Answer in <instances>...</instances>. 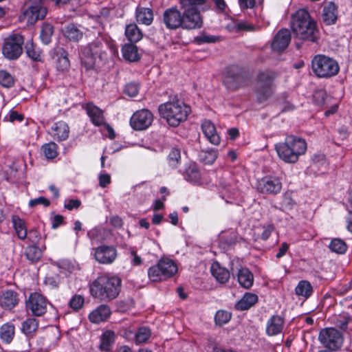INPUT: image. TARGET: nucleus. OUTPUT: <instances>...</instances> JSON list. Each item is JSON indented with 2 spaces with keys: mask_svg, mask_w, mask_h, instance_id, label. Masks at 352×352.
Wrapping results in <instances>:
<instances>
[{
  "mask_svg": "<svg viewBox=\"0 0 352 352\" xmlns=\"http://www.w3.org/2000/svg\"><path fill=\"white\" fill-rule=\"evenodd\" d=\"M116 50L102 37L80 47V58L82 66L86 70L93 69L97 63H105L109 58L110 54H114Z\"/></svg>",
  "mask_w": 352,
  "mask_h": 352,
  "instance_id": "nucleus-1",
  "label": "nucleus"
},
{
  "mask_svg": "<svg viewBox=\"0 0 352 352\" xmlns=\"http://www.w3.org/2000/svg\"><path fill=\"white\" fill-rule=\"evenodd\" d=\"M291 28L299 39L316 43L319 38L317 23L305 9H299L292 15Z\"/></svg>",
  "mask_w": 352,
  "mask_h": 352,
  "instance_id": "nucleus-2",
  "label": "nucleus"
},
{
  "mask_svg": "<svg viewBox=\"0 0 352 352\" xmlns=\"http://www.w3.org/2000/svg\"><path fill=\"white\" fill-rule=\"evenodd\" d=\"M121 285L122 280L119 276L102 275L90 283V294L100 301L109 302L118 296Z\"/></svg>",
  "mask_w": 352,
  "mask_h": 352,
  "instance_id": "nucleus-3",
  "label": "nucleus"
},
{
  "mask_svg": "<svg viewBox=\"0 0 352 352\" xmlns=\"http://www.w3.org/2000/svg\"><path fill=\"white\" fill-rule=\"evenodd\" d=\"M160 117L166 120L170 126H177L187 120L191 112L190 106L184 103L177 96L170 97L169 100L158 107Z\"/></svg>",
  "mask_w": 352,
  "mask_h": 352,
  "instance_id": "nucleus-4",
  "label": "nucleus"
},
{
  "mask_svg": "<svg viewBox=\"0 0 352 352\" xmlns=\"http://www.w3.org/2000/svg\"><path fill=\"white\" fill-rule=\"evenodd\" d=\"M275 150L283 161L287 163H295L300 155L307 151V142L302 138L295 135H288L285 142L275 144Z\"/></svg>",
  "mask_w": 352,
  "mask_h": 352,
  "instance_id": "nucleus-5",
  "label": "nucleus"
},
{
  "mask_svg": "<svg viewBox=\"0 0 352 352\" xmlns=\"http://www.w3.org/2000/svg\"><path fill=\"white\" fill-rule=\"evenodd\" d=\"M206 0H180L182 12V28L194 30L202 25L198 7L204 5Z\"/></svg>",
  "mask_w": 352,
  "mask_h": 352,
  "instance_id": "nucleus-6",
  "label": "nucleus"
},
{
  "mask_svg": "<svg viewBox=\"0 0 352 352\" xmlns=\"http://www.w3.org/2000/svg\"><path fill=\"white\" fill-rule=\"evenodd\" d=\"M278 75L277 72L270 69L260 71L258 73L255 93L259 102L266 101L272 95L273 83Z\"/></svg>",
  "mask_w": 352,
  "mask_h": 352,
  "instance_id": "nucleus-7",
  "label": "nucleus"
},
{
  "mask_svg": "<svg viewBox=\"0 0 352 352\" xmlns=\"http://www.w3.org/2000/svg\"><path fill=\"white\" fill-rule=\"evenodd\" d=\"M314 74L320 78H329L336 75L339 72L338 63L324 55H316L311 61Z\"/></svg>",
  "mask_w": 352,
  "mask_h": 352,
  "instance_id": "nucleus-8",
  "label": "nucleus"
},
{
  "mask_svg": "<svg viewBox=\"0 0 352 352\" xmlns=\"http://www.w3.org/2000/svg\"><path fill=\"white\" fill-rule=\"evenodd\" d=\"M47 13L45 0H28L24 5L23 16L30 25L43 19Z\"/></svg>",
  "mask_w": 352,
  "mask_h": 352,
  "instance_id": "nucleus-9",
  "label": "nucleus"
},
{
  "mask_svg": "<svg viewBox=\"0 0 352 352\" xmlns=\"http://www.w3.org/2000/svg\"><path fill=\"white\" fill-rule=\"evenodd\" d=\"M23 43L24 38L21 34H14L7 37L2 47L3 56L10 60L17 59L22 54Z\"/></svg>",
  "mask_w": 352,
  "mask_h": 352,
  "instance_id": "nucleus-10",
  "label": "nucleus"
},
{
  "mask_svg": "<svg viewBox=\"0 0 352 352\" xmlns=\"http://www.w3.org/2000/svg\"><path fill=\"white\" fill-rule=\"evenodd\" d=\"M320 343L329 350H337L342 344V334L335 328H326L322 329L318 336Z\"/></svg>",
  "mask_w": 352,
  "mask_h": 352,
  "instance_id": "nucleus-11",
  "label": "nucleus"
},
{
  "mask_svg": "<svg viewBox=\"0 0 352 352\" xmlns=\"http://www.w3.org/2000/svg\"><path fill=\"white\" fill-rule=\"evenodd\" d=\"M47 305L46 298L38 292L32 293L26 301L27 309L35 316L43 315L47 311Z\"/></svg>",
  "mask_w": 352,
  "mask_h": 352,
  "instance_id": "nucleus-12",
  "label": "nucleus"
},
{
  "mask_svg": "<svg viewBox=\"0 0 352 352\" xmlns=\"http://www.w3.org/2000/svg\"><path fill=\"white\" fill-rule=\"evenodd\" d=\"M153 121V113L146 109L136 111L130 119L131 126L136 131L148 129Z\"/></svg>",
  "mask_w": 352,
  "mask_h": 352,
  "instance_id": "nucleus-13",
  "label": "nucleus"
},
{
  "mask_svg": "<svg viewBox=\"0 0 352 352\" xmlns=\"http://www.w3.org/2000/svg\"><path fill=\"white\" fill-rule=\"evenodd\" d=\"M94 256L100 264L110 265L118 256V251L115 246L101 245L94 249Z\"/></svg>",
  "mask_w": 352,
  "mask_h": 352,
  "instance_id": "nucleus-14",
  "label": "nucleus"
},
{
  "mask_svg": "<svg viewBox=\"0 0 352 352\" xmlns=\"http://www.w3.org/2000/svg\"><path fill=\"white\" fill-rule=\"evenodd\" d=\"M163 22L168 30L182 28V12L176 8L166 9L163 14Z\"/></svg>",
  "mask_w": 352,
  "mask_h": 352,
  "instance_id": "nucleus-15",
  "label": "nucleus"
},
{
  "mask_svg": "<svg viewBox=\"0 0 352 352\" xmlns=\"http://www.w3.org/2000/svg\"><path fill=\"white\" fill-rule=\"evenodd\" d=\"M282 188V184L279 179L276 177H265L258 181L257 188L267 194H277Z\"/></svg>",
  "mask_w": 352,
  "mask_h": 352,
  "instance_id": "nucleus-16",
  "label": "nucleus"
},
{
  "mask_svg": "<svg viewBox=\"0 0 352 352\" xmlns=\"http://www.w3.org/2000/svg\"><path fill=\"white\" fill-rule=\"evenodd\" d=\"M291 33L289 30L280 29L274 36L271 47L275 52H282L285 50L291 41Z\"/></svg>",
  "mask_w": 352,
  "mask_h": 352,
  "instance_id": "nucleus-17",
  "label": "nucleus"
},
{
  "mask_svg": "<svg viewBox=\"0 0 352 352\" xmlns=\"http://www.w3.org/2000/svg\"><path fill=\"white\" fill-rule=\"evenodd\" d=\"M284 327V319L278 315L272 316L266 323V333L269 336H274L282 332Z\"/></svg>",
  "mask_w": 352,
  "mask_h": 352,
  "instance_id": "nucleus-18",
  "label": "nucleus"
},
{
  "mask_svg": "<svg viewBox=\"0 0 352 352\" xmlns=\"http://www.w3.org/2000/svg\"><path fill=\"white\" fill-rule=\"evenodd\" d=\"M322 19L328 25L336 23L338 19V7L333 2H328L323 6Z\"/></svg>",
  "mask_w": 352,
  "mask_h": 352,
  "instance_id": "nucleus-19",
  "label": "nucleus"
},
{
  "mask_svg": "<svg viewBox=\"0 0 352 352\" xmlns=\"http://www.w3.org/2000/svg\"><path fill=\"white\" fill-rule=\"evenodd\" d=\"M201 129L208 141L214 144L218 145L220 143V137L217 132L214 124L208 120H205L201 124Z\"/></svg>",
  "mask_w": 352,
  "mask_h": 352,
  "instance_id": "nucleus-20",
  "label": "nucleus"
},
{
  "mask_svg": "<svg viewBox=\"0 0 352 352\" xmlns=\"http://www.w3.org/2000/svg\"><path fill=\"white\" fill-rule=\"evenodd\" d=\"M110 315L109 307L106 305H101L89 314V319L92 323L98 324L107 320Z\"/></svg>",
  "mask_w": 352,
  "mask_h": 352,
  "instance_id": "nucleus-21",
  "label": "nucleus"
},
{
  "mask_svg": "<svg viewBox=\"0 0 352 352\" xmlns=\"http://www.w3.org/2000/svg\"><path fill=\"white\" fill-rule=\"evenodd\" d=\"M19 299L16 292L6 290L0 296V305L6 309H11L19 303Z\"/></svg>",
  "mask_w": 352,
  "mask_h": 352,
  "instance_id": "nucleus-22",
  "label": "nucleus"
},
{
  "mask_svg": "<svg viewBox=\"0 0 352 352\" xmlns=\"http://www.w3.org/2000/svg\"><path fill=\"white\" fill-rule=\"evenodd\" d=\"M69 128L63 121L55 122L51 128V135L57 141L65 140L69 137Z\"/></svg>",
  "mask_w": 352,
  "mask_h": 352,
  "instance_id": "nucleus-23",
  "label": "nucleus"
},
{
  "mask_svg": "<svg viewBox=\"0 0 352 352\" xmlns=\"http://www.w3.org/2000/svg\"><path fill=\"white\" fill-rule=\"evenodd\" d=\"M85 109L94 125L100 126L104 123L103 112L98 107L95 106L93 103H88L86 105Z\"/></svg>",
  "mask_w": 352,
  "mask_h": 352,
  "instance_id": "nucleus-24",
  "label": "nucleus"
},
{
  "mask_svg": "<svg viewBox=\"0 0 352 352\" xmlns=\"http://www.w3.org/2000/svg\"><path fill=\"white\" fill-rule=\"evenodd\" d=\"M212 275L220 283H226L228 281L230 274V272L225 267L221 266L218 262H214L210 267Z\"/></svg>",
  "mask_w": 352,
  "mask_h": 352,
  "instance_id": "nucleus-25",
  "label": "nucleus"
},
{
  "mask_svg": "<svg viewBox=\"0 0 352 352\" xmlns=\"http://www.w3.org/2000/svg\"><path fill=\"white\" fill-rule=\"evenodd\" d=\"M158 263L164 279L173 276L177 272V267L171 259L162 258Z\"/></svg>",
  "mask_w": 352,
  "mask_h": 352,
  "instance_id": "nucleus-26",
  "label": "nucleus"
},
{
  "mask_svg": "<svg viewBox=\"0 0 352 352\" xmlns=\"http://www.w3.org/2000/svg\"><path fill=\"white\" fill-rule=\"evenodd\" d=\"M258 301V296L252 293H245L243 298L235 304V308L239 311L248 310Z\"/></svg>",
  "mask_w": 352,
  "mask_h": 352,
  "instance_id": "nucleus-27",
  "label": "nucleus"
},
{
  "mask_svg": "<svg viewBox=\"0 0 352 352\" xmlns=\"http://www.w3.org/2000/svg\"><path fill=\"white\" fill-rule=\"evenodd\" d=\"M62 31L65 37L74 42H78L83 36L82 31L73 23L65 26Z\"/></svg>",
  "mask_w": 352,
  "mask_h": 352,
  "instance_id": "nucleus-28",
  "label": "nucleus"
},
{
  "mask_svg": "<svg viewBox=\"0 0 352 352\" xmlns=\"http://www.w3.org/2000/svg\"><path fill=\"white\" fill-rule=\"evenodd\" d=\"M115 338L116 334L113 331L107 330L104 331L100 337V350L104 352L111 351L115 342Z\"/></svg>",
  "mask_w": 352,
  "mask_h": 352,
  "instance_id": "nucleus-29",
  "label": "nucleus"
},
{
  "mask_svg": "<svg viewBox=\"0 0 352 352\" xmlns=\"http://www.w3.org/2000/svg\"><path fill=\"white\" fill-rule=\"evenodd\" d=\"M239 285L245 289L250 288L254 283L252 273L248 268H241L237 274Z\"/></svg>",
  "mask_w": 352,
  "mask_h": 352,
  "instance_id": "nucleus-30",
  "label": "nucleus"
},
{
  "mask_svg": "<svg viewBox=\"0 0 352 352\" xmlns=\"http://www.w3.org/2000/svg\"><path fill=\"white\" fill-rule=\"evenodd\" d=\"M12 223L19 239L25 240L27 237V226L23 219L17 215L12 217Z\"/></svg>",
  "mask_w": 352,
  "mask_h": 352,
  "instance_id": "nucleus-31",
  "label": "nucleus"
},
{
  "mask_svg": "<svg viewBox=\"0 0 352 352\" xmlns=\"http://www.w3.org/2000/svg\"><path fill=\"white\" fill-rule=\"evenodd\" d=\"M135 16L138 23L146 25H150L153 20V11L150 8H138L136 9Z\"/></svg>",
  "mask_w": 352,
  "mask_h": 352,
  "instance_id": "nucleus-32",
  "label": "nucleus"
},
{
  "mask_svg": "<svg viewBox=\"0 0 352 352\" xmlns=\"http://www.w3.org/2000/svg\"><path fill=\"white\" fill-rule=\"evenodd\" d=\"M124 58L129 62H135L140 58L137 47L131 43L125 44L122 48Z\"/></svg>",
  "mask_w": 352,
  "mask_h": 352,
  "instance_id": "nucleus-33",
  "label": "nucleus"
},
{
  "mask_svg": "<svg viewBox=\"0 0 352 352\" xmlns=\"http://www.w3.org/2000/svg\"><path fill=\"white\" fill-rule=\"evenodd\" d=\"M38 327V320L35 318H28L21 324V331L28 337H32Z\"/></svg>",
  "mask_w": 352,
  "mask_h": 352,
  "instance_id": "nucleus-34",
  "label": "nucleus"
},
{
  "mask_svg": "<svg viewBox=\"0 0 352 352\" xmlns=\"http://www.w3.org/2000/svg\"><path fill=\"white\" fill-rule=\"evenodd\" d=\"M25 52L29 58L34 61L43 60V52L32 41L28 42L25 45Z\"/></svg>",
  "mask_w": 352,
  "mask_h": 352,
  "instance_id": "nucleus-35",
  "label": "nucleus"
},
{
  "mask_svg": "<svg viewBox=\"0 0 352 352\" xmlns=\"http://www.w3.org/2000/svg\"><path fill=\"white\" fill-rule=\"evenodd\" d=\"M14 336V326L10 323H6L0 328V338L7 344L12 342Z\"/></svg>",
  "mask_w": 352,
  "mask_h": 352,
  "instance_id": "nucleus-36",
  "label": "nucleus"
},
{
  "mask_svg": "<svg viewBox=\"0 0 352 352\" xmlns=\"http://www.w3.org/2000/svg\"><path fill=\"white\" fill-rule=\"evenodd\" d=\"M295 292L297 296L308 298L313 292V287L309 281L300 280L295 288Z\"/></svg>",
  "mask_w": 352,
  "mask_h": 352,
  "instance_id": "nucleus-37",
  "label": "nucleus"
},
{
  "mask_svg": "<svg viewBox=\"0 0 352 352\" xmlns=\"http://www.w3.org/2000/svg\"><path fill=\"white\" fill-rule=\"evenodd\" d=\"M125 35L131 42H138L142 38V32L135 24H129L125 29Z\"/></svg>",
  "mask_w": 352,
  "mask_h": 352,
  "instance_id": "nucleus-38",
  "label": "nucleus"
},
{
  "mask_svg": "<svg viewBox=\"0 0 352 352\" xmlns=\"http://www.w3.org/2000/svg\"><path fill=\"white\" fill-rule=\"evenodd\" d=\"M198 157L204 164H211L217 157V151L215 149L202 150L199 153Z\"/></svg>",
  "mask_w": 352,
  "mask_h": 352,
  "instance_id": "nucleus-39",
  "label": "nucleus"
},
{
  "mask_svg": "<svg viewBox=\"0 0 352 352\" xmlns=\"http://www.w3.org/2000/svg\"><path fill=\"white\" fill-rule=\"evenodd\" d=\"M25 254L29 261L36 262L42 256V250L37 245H30L25 248Z\"/></svg>",
  "mask_w": 352,
  "mask_h": 352,
  "instance_id": "nucleus-40",
  "label": "nucleus"
},
{
  "mask_svg": "<svg viewBox=\"0 0 352 352\" xmlns=\"http://www.w3.org/2000/svg\"><path fill=\"white\" fill-rule=\"evenodd\" d=\"M185 178L188 182L193 184H198L200 182L201 174L195 164H191L186 169Z\"/></svg>",
  "mask_w": 352,
  "mask_h": 352,
  "instance_id": "nucleus-41",
  "label": "nucleus"
},
{
  "mask_svg": "<svg viewBox=\"0 0 352 352\" xmlns=\"http://www.w3.org/2000/svg\"><path fill=\"white\" fill-rule=\"evenodd\" d=\"M329 248L331 252L336 254H344L347 250L346 243L338 238L333 239L329 245Z\"/></svg>",
  "mask_w": 352,
  "mask_h": 352,
  "instance_id": "nucleus-42",
  "label": "nucleus"
},
{
  "mask_svg": "<svg viewBox=\"0 0 352 352\" xmlns=\"http://www.w3.org/2000/svg\"><path fill=\"white\" fill-rule=\"evenodd\" d=\"M54 32V28L50 23H44L43 24L40 32V38L41 41L47 45L51 42L52 36Z\"/></svg>",
  "mask_w": 352,
  "mask_h": 352,
  "instance_id": "nucleus-43",
  "label": "nucleus"
},
{
  "mask_svg": "<svg viewBox=\"0 0 352 352\" xmlns=\"http://www.w3.org/2000/svg\"><path fill=\"white\" fill-rule=\"evenodd\" d=\"M70 65V62L68 58L67 52L62 49L59 52V56L57 59L56 67L58 70L64 72L68 69Z\"/></svg>",
  "mask_w": 352,
  "mask_h": 352,
  "instance_id": "nucleus-44",
  "label": "nucleus"
},
{
  "mask_svg": "<svg viewBox=\"0 0 352 352\" xmlns=\"http://www.w3.org/2000/svg\"><path fill=\"white\" fill-rule=\"evenodd\" d=\"M41 150L47 159H54L58 155V146L54 142H50L42 146Z\"/></svg>",
  "mask_w": 352,
  "mask_h": 352,
  "instance_id": "nucleus-45",
  "label": "nucleus"
},
{
  "mask_svg": "<svg viewBox=\"0 0 352 352\" xmlns=\"http://www.w3.org/2000/svg\"><path fill=\"white\" fill-rule=\"evenodd\" d=\"M148 276L149 279L153 282H157L164 279L158 263L157 265L151 266L148 268Z\"/></svg>",
  "mask_w": 352,
  "mask_h": 352,
  "instance_id": "nucleus-46",
  "label": "nucleus"
},
{
  "mask_svg": "<svg viewBox=\"0 0 352 352\" xmlns=\"http://www.w3.org/2000/svg\"><path fill=\"white\" fill-rule=\"evenodd\" d=\"M232 317L231 313L225 310H219L214 316L215 324L219 326H222L228 323Z\"/></svg>",
  "mask_w": 352,
  "mask_h": 352,
  "instance_id": "nucleus-47",
  "label": "nucleus"
},
{
  "mask_svg": "<svg viewBox=\"0 0 352 352\" xmlns=\"http://www.w3.org/2000/svg\"><path fill=\"white\" fill-rule=\"evenodd\" d=\"M85 303V298L80 294L74 295L69 301V307L74 311H78L82 308Z\"/></svg>",
  "mask_w": 352,
  "mask_h": 352,
  "instance_id": "nucleus-48",
  "label": "nucleus"
},
{
  "mask_svg": "<svg viewBox=\"0 0 352 352\" xmlns=\"http://www.w3.org/2000/svg\"><path fill=\"white\" fill-rule=\"evenodd\" d=\"M351 319V316L347 313L343 312L335 318L333 322L337 327L346 330Z\"/></svg>",
  "mask_w": 352,
  "mask_h": 352,
  "instance_id": "nucleus-49",
  "label": "nucleus"
},
{
  "mask_svg": "<svg viewBox=\"0 0 352 352\" xmlns=\"http://www.w3.org/2000/svg\"><path fill=\"white\" fill-rule=\"evenodd\" d=\"M14 84L12 76L5 70H0V85L4 87H11Z\"/></svg>",
  "mask_w": 352,
  "mask_h": 352,
  "instance_id": "nucleus-50",
  "label": "nucleus"
},
{
  "mask_svg": "<svg viewBox=\"0 0 352 352\" xmlns=\"http://www.w3.org/2000/svg\"><path fill=\"white\" fill-rule=\"evenodd\" d=\"M181 160L180 151L178 148H173L168 156L169 166L172 168L177 167Z\"/></svg>",
  "mask_w": 352,
  "mask_h": 352,
  "instance_id": "nucleus-51",
  "label": "nucleus"
},
{
  "mask_svg": "<svg viewBox=\"0 0 352 352\" xmlns=\"http://www.w3.org/2000/svg\"><path fill=\"white\" fill-rule=\"evenodd\" d=\"M150 336L151 331L149 329L146 327H141L135 333V341L137 344L144 343L147 341Z\"/></svg>",
  "mask_w": 352,
  "mask_h": 352,
  "instance_id": "nucleus-52",
  "label": "nucleus"
},
{
  "mask_svg": "<svg viewBox=\"0 0 352 352\" xmlns=\"http://www.w3.org/2000/svg\"><path fill=\"white\" fill-rule=\"evenodd\" d=\"M287 94L284 93L278 98V102L282 106V111L287 112L293 111L295 108L294 105L287 100Z\"/></svg>",
  "mask_w": 352,
  "mask_h": 352,
  "instance_id": "nucleus-53",
  "label": "nucleus"
},
{
  "mask_svg": "<svg viewBox=\"0 0 352 352\" xmlns=\"http://www.w3.org/2000/svg\"><path fill=\"white\" fill-rule=\"evenodd\" d=\"M241 80L240 75H235L234 76H227L224 79V83L229 89H237L239 87V82Z\"/></svg>",
  "mask_w": 352,
  "mask_h": 352,
  "instance_id": "nucleus-54",
  "label": "nucleus"
},
{
  "mask_svg": "<svg viewBox=\"0 0 352 352\" xmlns=\"http://www.w3.org/2000/svg\"><path fill=\"white\" fill-rule=\"evenodd\" d=\"M219 40L217 36L208 35L206 34H202L195 38V42L198 45L203 43H215Z\"/></svg>",
  "mask_w": 352,
  "mask_h": 352,
  "instance_id": "nucleus-55",
  "label": "nucleus"
},
{
  "mask_svg": "<svg viewBox=\"0 0 352 352\" xmlns=\"http://www.w3.org/2000/svg\"><path fill=\"white\" fill-rule=\"evenodd\" d=\"M41 239V235L39 232L36 230L32 229L29 232H27V239L32 245H38L39 241Z\"/></svg>",
  "mask_w": 352,
  "mask_h": 352,
  "instance_id": "nucleus-56",
  "label": "nucleus"
},
{
  "mask_svg": "<svg viewBox=\"0 0 352 352\" xmlns=\"http://www.w3.org/2000/svg\"><path fill=\"white\" fill-rule=\"evenodd\" d=\"M314 102L318 105H322L325 104L327 98V93L324 90L320 89L314 91L313 94Z\"/></svg>",
  "mask_w": 352,
  "mask_h": 352,
  "instance_id": "nucleus-57",
  "label": "nucleus"
},
{
  "mask_svg": "<svg viewBox=\"0 0 352 352\" xmlns=\"http://www.w3.org/2000/svg\"><path fill=\"white\" fill-rule=\"evenodd\" d=\"M139 91V86L136 83L131 82L127 84L124 87V92L130 97L137 96Z\"/></svg>",
  "mask_w": 352,
  "mask_h": 352,
  "instance_id": "nucleus-58",
  "label": "nucleus"
},
{
  "mask_svg": "<svg viewBox=\"0 0 352 352\" xmlns=\"http://www.w3.org/2000/svg\"><path fill=\"white\" fill-rule=\"evenodd\" d=\"M50 204V201L44 197H39L38 198L31 199L28 204L29 206L31 208H34L38 205H43L44 206L47 207L49 206Z\"/></svg>",
  "mask_w": 352,
  "mask_h": 352,
  "instance_id": "nucleus-59",
  "label": "nucleus"
},
{
  "mask_svg": "<svg viewBox=\"0 0 352 352\" xmlns=\"http://www.w3.org/2000/svg\"><path fill=\"white\" fill-rule=\"evenodd\" d=\"M313 164L316 166H322L326 164V157L324 154H315L312 158Z\"/></svg>",
  "mask_w": 352,
  "mask_h": 352,
  "instance_id": "nucleus-60",
  "label": "nucleus"
},
{
  "mask_svg": "<svg viewBox=\"0 0 352 352\" xmlns=\"http://www.w3.org/2000/svg\"><path fill=\"white\" fill-rule=\"evenodd\" d=\"M6 119L12 122L16 120L22 121L23 120V116L16 111H10L6 117Z\"/></svg>",
  "mask_w": 352,
  "mask_h": 352,
  "instance_id": "nucleus-61",
  "label": "nucleus"
},
{
  "mask_svg": "<svg viewBox=\"0 0 352 352\" xmlns=\"http://www.w3.org/2000/svg\"><path fill=\"white\" fill-rule=\"evenodd\" d=\"M111 183V177L109 174H100L99 175V185L102 188L107 187Z\"/></svg>",
  "mask_w": 352,
  "mask_h": 352,
  "instance_id": "nucleus-62",
  "label": "nucleus"
},
{
  "mask_svg": "<svg viewBox=\"0 0 352 352\" xmlns=\"http://www.w3.org/2000/svg\"><path fill=\"white\" fill-rule=\"evenodd\" d=\"M80 201L78 199H70L67 203L65 204V208L69 210H72L74 208L77 209L80 206Z\"/></svg>",
  "mask_w": 352,
  "mask_h": 352,
  "instance_id": "nucleus-63",
  "label": "nucleus"
},
{
  "mask_svg": "<svg viewBox=\"0 0 352 352\" xmlns=\"http://www.w3.org/2000/svg\"><path fill=\"white\" fill-rule=\"evenodd\" d=\"M64 217L62 215L56 214L54 217L52 223V228L56 229L63 223Z\"/></svg>",
  "mask_w": 352,
  "mask_h": 352,
  "instance_id": "nucleus-64",
  "label": "nucleus"
}]
</instances>
